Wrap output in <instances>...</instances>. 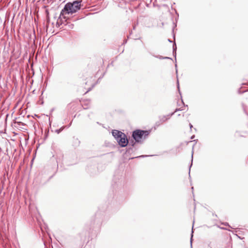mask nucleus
Segmentation results:
<instances>
[{
  "label": "nucleus",
  "instance_id": "nucleus-6",
  "mask_svg": "<svg viewBox=\"0 0 248 248\" xmlns=\"http://www.w3.org/2000/svg\"><path fill=\"white\" fill-rule=\"evenodd\" d=\"M190 125L191 127H192V125L191 124H190Z\"/></svg>",
  "mask_w": 248,
  "mask_h": 248
},
{
  "label": "nucleus",
  "instance_id": "nucleus-1",
  "mask_svg": "<svg viewBox=\"0 0 248 248\" xmlns=\"http://www.w3.org/2000/svg\"><path fill=\"white\" fill-rule=\"evenodd\" d=\"M80 1H74L73 2L67 3L62 10L61 16L76 13L80 8Z\"/></svg>",
  "mask_w": 248,
  "mask_h": 248
},
{
  "label": "nucleus",
  "instance_id": "nucleus-2",
  "mask_svg": "<svg viewBox=\"0 0 248 248\" xmlns=\"http://www.w3.org/2000/svg\"><path fill=\"white\" fill-rule=\"evenodd\" d=\"M150 130H136L133 132L132 137L137 142H141L149 135Z\"/></svg>",
  "mask_w": 248,
  "mask_h": 248
},
{
  "label": "nucleus",
  "instance_id": "nucleus-5",
  "mask_svg": "<svg viewBox=\"0 0 248 248\" xmlns=\"http://www.w3.org/2000/svg\"><path fill=\"white\" fill-rule=\"evenodd\" d=\"M122 134L123 133L122 132L118 130H114L112 131V135L116 140L119 139L120 137L121 136V134Z\"/></svg>",
  "mask_w": 248,
  "mask_h": 248
},
{
  "label": "nucleus",
  "instance_id": "nucleus-3",
  "mask_svg": "<svg viewBox=\"0 0 248 248\" xmlns=\"http://www.w3.org/2000/svg\"><path fill=\"white\" fill-rule=\"evenodd\" d=\"M117 140L121 147H125L128 143L126 136L123 133Z\"/></svg>",
  "mask_w": 248,
  "mask_h": 248
},
{
  "label": "nucleus",
  "instance_id": "nucleus-4",
  "mask_svg": "<svg viewBox=\"0 0 248 248\" xmlns=\"http://www.w3.org/2000/svg\"><path fill=\"white\" fill-rule=\"evenodd\" d=\"M86 81L84 83L83 87L86 90V93H88L92 88L93 82L91 79H86Z\"/></svg>",
  "mask_w": 248,
  "mask_h": 248
}]
</instances>
